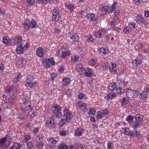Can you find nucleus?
Returning a JSON list of instances; mask_svg holds the SVG:
<instances>
[{"mask_svg":"<svg viewBox=\"0 0 149 149\" xmlns=\"http://www.w3.org/2000/svg\"><path fill=\"white\" fill-rule=\"evenodd\" d=\"M59 112L56 116L59 118H61L58 125L59 126L62 127L68 120L71 119L73 117V115L69 109L66 108L63 109V113L61 112V110Z\"/></svg>","mask_w":149,"mask_h":149,"instance_id":"1","label":"nucleus"},{"mask_svg":"<svg viewBox=\"0 0 149 149\" xmlns=\"http://www.w3.org/2000/svg\"><path fill=\"white\" fill-rule=\"evenodd\" d=\"M24 31H28L29 27L35 28L37 26V24L35 20L32 19L30 21L29 19H26L22 24Z\"/></svg>","mask_w":149,"mask_h":149,"instance_id":"2","label":"nucleus"},{"mask_svg":"<svg viewBox=\"0 0 149 149\" xmlns=\"http://www.w3.org/2000/svg\"><path fill=\"white\" fill-rule=\"evenodd\" d=\"M135 121L133 122L131 126L134 130H136L140 126H142L143 124V120L139 117V115H136L135 117Z\"/></svg>","mask_w":149,"mask_h":149,"instance_id":"3","label":"nucleus"},{"mask_svg":"<svg viewBox=\"0 0 149 149\" xmlns=\"http://www.w3.org/2000/svg\"><path fill=\"white\" fill-rule=\"evenodd\" d=\"M45 126L49 129H53L55 128L54 119L52 117H49L47 118L45 123Z\"/></svg>","mask_w":149,"mask_h":149,"instance_id":"4","label":"nucleus"},{"mask_svg":"<svg viewBox=\"0 0 149 149\" xmlns=\"http://www.w3.org/2000/svg\"><path fill=\"white\" fill-rule=\"evenodd\" d=\"M33 79L34 78L32 76H27L26 80V86L30 88L35 86L37 84L36 81H34Z\"/></svg>","mask_w":149,"mask_h":149,"instance_id":"5","label":"nucleus"},{"mask_svg":"<svg viewBox=\"0 0 149 149\" xmlns=\"http://www.w3.org/2000/svg\"><path fill=\"white\" fill-rule=\"evenodd\" d=\"M60 17L59 14V10L54 9L52 11V20L55 21H58Z\"/></svg>","mask_w":149,"mask_h":149,"instance_id":"6","label":"nucleus"},{"mask_svg":"<svg viewBox=\"0 0 149 149\" xmlns=\"http://www.w3.org/2000/svg\"><path fill=\"white\" fill-rule=\"evenodd\" d=\"M26 63V61L25 58L20 57L17 63V65L18 67H22L25 66Z\"/></svg>","mask_w":149,"mask_h":149,"instance_id":"7","label":"nucleus"},{"mask_svg":"<svg viewBox=\"0 0 149 149\" xmlns=\"http://www.w3.org/2000/svg\"><path fill=\"white\" fill-rule=\"evenodd\" d=\"M61 108L60 106L58 105H55L52 106L51 107V110L52 112L54 114L57 115L60 111Z\"/></svg>","mask_w":149,"mask_h":149,"instance_id":"8","label":"nucleus"},{"mask_svg":"<svg viewBox=\"0 0 149 149\" xmlns=\"http://www.w3.org/2000/svg\"><path fill=\"white\" fill-rule=\"evenodd\" d=\"M26 51V49L24 48L23 44L22 43H20L16 48L17 53L19 54L22 53Z\"/></svg>","mask_w":149,"mask_h":149,"instance_id":"9","label":"nucleus"},{"mask_svg":"<svg viewBox=\"0 0 149 149\" xmlns=\"http://www.w3.org/2000/svg\"><path fill=\"white\" fill-rule=\"evenodd\" d=\"M111 8L110 7L104 6L102 7L101 10V13H102V15H104L107 13H111L110 12Z\"/></svg>","mask_w":149,"mask_h":149,"instance_id":"10","label":"nucleus"},{"mask_svg":"<svg viewBox=\"0 0 149 149\" xmlns=\"http://www.w3.org/2000/svg\"><path fill=\"white\" fill-rule=\"evenodd\" d=\"M86 17L87 18V19L90 21H95L97 18L96 15L91 13H89L87 14Z\"/></svg>","mask_w":149,"mask_h":149,"instance_id":"11","label":"nucleus"},{"mask_svg":"<svg viewBox=\"0 0 149 149\" xmlns=\"http://www.w3.org/2000/svg\"><path fill=\"white\" fill-rule=\"evenodd\" d=\"M45 67L47 68L49 67L50 65H54L55 64V62L53 58H50L46 60L45 62Z\"/></svg>","mask_w":149,"mask_h":149,"instance_id":"12","label":"nucleus"},{"mask_svg":"<svg viewBox=\"0 0 149 149\" xmlns=\"http://www.w3.org/2000/svg\"><path fill=\"white\" fill-rule=\"evenodd\" d=\"M59 138L57 140H56L54 138H48L47 139V140L49 141V143L51 145V147L54 148L56 146V143L58 141Z\"/></svg>","mask_w":149,"mask_h":149,"instance_id":"13","label":"nucleus"},{"mask_svg":"<svg viewBox=\"0 0 149 149\" xmlns=\"http://www.w3.org/2000/svg\"><path fill=\"white\" fill-rule=\"evenodd\" d=\"M106 31L104 29H101L99 31L95 32L94 33L95 36L97 38H100L102 37V35L105 34Z\"/></svg>","mask_w":149,"mask_h":149,"instance_id":"14","label":"nucleus"},{"mask_svg":"<svg viewBox=\"0 0 149 149\" xmlns=\"http://www.w3.org/2000/svg\"><path fill=\"white\" fill-rule=\"evenodd\" d=\"M2 41L6 46H9L11 45V40L8 37L3 36L2 38Z\"/></svg>","mask_w":149,"mask_h":149,"instance_id":"15","label":"nucleus"},{"mask_svg":"<svg viewBox=\"0 0 149 149\" xmlns=\"http://www.w3.org/2000/svg\"><path fill=\"white\" fill-rule=\"evenodd\" d=\"M121 131L123 132L125 135L130 136L131 137L132 131H131L128 128L126 127L125 128H122L121 129Z\"/></svg>","mask_w":149,"mask_h":149,"instance_id":"16","label":"nucleus"},{"mask_svg":"<svg viewBox=\"0 0 149 149\" xmlns=\"http://www.w3.org/2000/svg\"><path fill=\"white\" fill-rule=\"evenodd\" d=\"M84 75L87 77H90L92 74V70L90 68H86L83 72Z\"/></svg>","mask_w":149,"mask_h":149,"instance_id":"17","label":"nucleus"},{"mask_svg":"<svg viewBox=\"0 0 149 149\" xmlns=\"http://www.w3.org/2000/svg\"><path fill=\"white\" fill-rule=\"evenodd\" d=\"M58 149H74L73 146L70 148L63 143H60L58 146Z\"/></svg>","mask_w":149,"mask_h":149,"instance_id":"18","label":"nucleus"},{"mask_svg":"<svg viewBox=\"0 0 149 149\" xmlns=\"http://www.w3.org/2000/svg\"><path fill=\"white\" fill-rule=\"evenodd\" d=\"M84 130L82 128L80 127L77 128L75 130L74 133V135L76 136H80L83 133Z\"/></svg>","mask_w":149,"mask_h":149,"instance_id":"19","label":"nucleus"},{"mask_svg":"<svg viewBox=\"0 0 149 149\" xmlns=\"http://www.w3.org/2000/svg\"><path fill=\"white\" fill-rule=\"evenodd\" d=\"M15 90V87L13 86H8L6 87V91L7 93H10L11 92L12 93L13 92H14Z\"/></svg>","mask_w":149,"mask_h":149,"instance_id":"20","label":"nucleus"},{"mask_svg":"<svg viewBox=\"0 0 149 149\" xmlns=\"http://www.w3.org/2000/svg\"><path fill=\"white\" fill-rule=\"evenodd\" d=\"M77 107H79L81 109L83 110H87L86 108V104L85 103H82L80 102L77 104Z\"/></svg>","mask_w":149,"mask_h":149,"instance_id":"21","label":"nucleus"},{"mask_svg":"<svg viewBox=\"0 0 149 149\" xmlns=\"http://www.w3.org/2000/svg\"><path fill=\"white\" fill-rule=\"evenodd\" d=\"M21 77L22 75L21 74L19 73H17L14 76V77L13 79V82L17 83L18 81L20 80Z\"/></svg>","mask_w":149,"mask_h":149,"instance_id":"22","label":"nucleus"},{"mask_svg":"<svg viewBox=\"0 0 149 149\" xmlns=\"http://www.w3.org/2000/svg\"><path fill=\"white\" fill-rule=\"evenodd\" d=\"M36 54L39 57H42L43 56V49L42 47H39L37 49Z\"/></svg>","mask_w":149,"mask_h":149,"instance_id":"23","label":"nucleus"},{"mask_svg":"<svg viewBox=\"0 0 149 149\" xmlns=\"http://www.w3.org/2000/svg\"><path fill=\"white\" fill-rule=\"evenodd\" d=\"M126 91V94L128 97L130 98L134 97L132 90L128 88L127 89Z\"/></svg>","mask_w":149,"mask_h":149,"instance_id":"24","label":"nucleus"},{"mask_svg":"<svg viewBox=\"0 0 149 149\" xmlns=\"http://www.w3.org/2000/svg\"><path fill=\"white\" fill-rule=\"evenodd\" d=\"M116 97L115 93H110L107 94V95L105 97V99L108 100L109 99H111Z\"/></svg>","mask_w":149,"mask_h":149,"instance_id":"25","label":"nucleus"},{"mask_svg":"<svg viewBox=\"0 0 149 149\" xmlns=\"http://www.w3.org/2000/svg\"><path fill=\"white\" fill-rule=\"evenodd\" d=\"M140 132L136 129L133 130L132 131V134L131 135V137H133L134 136L139 137L140 135Z\"/></svg>","mask_w":149,"mask_h":149,"instance_id":"26","label":"nucleus"},{"mask_svg":"<svg viewBox=\"0 0 149 149\" xmlns=\"http://www.w3.org/2000/svg\"><path fill=\"white\" fill-rule=\"evenodd\" d=\"M66 7L71 12H72L74 8V5L73 3H71L70 2H68L66 5Z\"/></svg>","mask_w":149,"mask_h":149,"instance_id":"27","label":"nucleus"},{"mask_svg":"<svg viewBox=\"0 0 149 149\" xmlns=\"http://www.w3.org/2000/svg\"><path fill=\"white\" fill-rule=\"evenodd\" d=\"M70 38L74 42H78L79 40V37L78 35L74 34L70 35Z\"/></svg>","mask_w":149,"mask_h":149,"instance_id":"28","label":"nucleus"},{"mask_svg":"<svg viewBox=\"0 0 149 149\" xmlns=\"http://www.w3.org/2000/svg\"><path fill=\"white\" fill-rule=\"evenodd\" d=\"M84 68L81 64H77L75 67V70L77 72H81L84 71Z\"/></svg>","mask_w":149,"mask_h":149,"instance_id":"29","label":"nucleus"},{"mask_svg":"<svg viewBox=\"0 0 149 149\" xmlns=\"http://www.w3.org/2000/svg\"><path fill=\"white\" fill-rule=\"evenodd\" d=\"M30 97V93L28 92H24L23 95L22 100H28Z\"/></svg>","mask_w":149,"mask_h":149,"instance_id":"30","label":"nucleus"},{"mask_svg":"<svg viewBox=\"0 0 149 149\" xmlns=\"http://www.w3.org/2000/svg\"><path fill=\"white\" fill-rule=\"evenodd\" d=\"M147 97L148 95L145 91H143L140 94L139 98L143 100H145Z\"/></svg>","mask_w":149,"mask_h":149,"instance_id":"31","label":"nucleus"},{"mask_svg":"<svg viewBox=\"0 0 149 149\" xmlns=\"http://www.w3.org/2000/svg\"><path fill=\"white\" fill-rule=\"evenodd\" d=\"M22 40V38L19 36H16L15 38L14 43L15 45H17L20 43Z\"/></svg>","mask_w":149,"mask_h":149,"instance_id":"32","label":"nucleus"},{"mask_svg":"<svg viewBox=\"0 0 149 149\" xmlns=\"http://www.w3.org/2000/svg\"><path fill=\"white\" fill-rule=\"evenodd\" d=\"M100 54L102 56H104L108 52L109 50H106V49L103 48H100L99 50Z\"/></svg>","mask_w":149,"mask_h":149,"instance_id":"33","label":"nucleus"},{"mask_svg":"<svg viewBox=\"0 0 149 149\" xmlns=\"http://www.w3.org/2000/svg\"><path fill=\"white\" fill-rule=\"evenodd\" d=\"M71 54L69 50L63 51L61 53V57L62 58H65L66 56L69 55Z\"/></svg>","mask_w":149,"mask_h":149,"instance_id":"34","label":"nucleus"},{"mask_svg":"<svg viewBox=\"0 0 149 149\" xmlns=\"http://www.w3.org/2000/svg\"><path fill=\"white\" fill-rule=\"evenodd\" d=\"M136 21L138 23H141L145 22L144 18L141 15H137L136 16Z\"/></svg>","mask_w":149,"mask_h":149,"instance_id":"35","label":"nucleus"},{"mask_svg":"<svg viewBox=\"0 0 149 149\" xmlns=\"http://www.w3.org/2000/svg\"><path fill=\"white\" fill-rule=\"evenodd\" d=\"M117 86V85L115 83H111L109 84V89L112 91H114L116 88Z\"/></svg>","mask_w":149,"mask_h":149,"instance_id":"36","label":"nucleus"},{"mask_svg":"<svg viewBox=\"0 0 149 149\" xmlns=\"http://www.w3.org/2000/svg\"><path fill=\"white\" fill-rule=\"evenodd\" d=\"M29 114L31 117H34L37 114V113L35 111L33 108L32 107L29 111Z\"/></svg>","mask_w":149,"mask_h":149,"instance_id":"37","label":"nucleus"},{"mask_svg":"<svg viewBox=\"0 0 149 149\" xmlns=\"http://www.w3.org/2000/svg\"><path fill=\"white\" fill-rule=\"evenodd\" d=\"M21 146L22 145L18 143H15L12 145L11 149H19Z\"/></svg>","mask_w":149,"mask_h":149,"instance_id":"38","label":"nucleus"},{"mask_svg":"<svg viewBox=\"0 0 149 149\" xmlns=\"http://www.w3.org/2000/svg\"><path fill=\"white\" fill-rule=\"evenodd\" d=\"M44 146V144L42 141L38 142L36 145V147L37 149H42Z\"/></svg>","mask_w":149,"mask_h":149,"instance_id":"39","label":"nucleus"},{"mask_svg":"<svg viewBox=\"0 0 149 149\" xmlns=\"http://www.w3.org/2000/svg\"><path fill=\"white\" fill-rule=\"evenodd\" d=\"M15 100V97L12 95V96L9 98L8 102L11 104H14Z\"/></svg>","mask_w":149,"mask_h":149,"instance_id":"40","label":"nucleus"},{"mask_svg":"<svg viewBox=\"0 0 149 149\" xmlns=\"http://www.w3.org/2000/svg\"><path fill=\"white\" fill-rule=\"evenodd\" d=\"M86 40L88 42H93V41L94 40L93 37H92L91 35L89 34H88L85 37Z\"/></svg>","mask_w":149,"mask_h":149,"instance_id":"41","label":"nucleus"},{"mask_svg":"<svg viewBox=\"0 0 149 149\" xmlns=\"http://www.w3.org/2000/svg\"><path fill=\"white\" fill-rule=\"evenodd\" d=\"M77 97L78 99L80 100L82 99H86L88 98L86 95L84 93H81L78 94L77 95Z\"/></svg>","mask_w":149,"mask_h":149,"instance_id":"42","label":"nucleus"},{"mask_svg":"<svg viewBox=\"0 0 149 149\" xmlns=\"http://www.w3.org/2000/svg\"><path fill=\"white\" fill-rule=\"evenodd\" d=\"M117 93L119 95L122 94L124 92V89L122 87H118L116 90Z\"/></svg>","mask_w":149,"mask_h":149,"instance_id":"43","label":"nucleus"},{"mask_svg":"<svg viewBox=\"0 0 149 149\" xmlns=\"http://www.w3.org/2000/svg\"><path fill=\"white\" fill-rule=\"evenodd\" d=\"M7 140V139L6 137H4L0 139V145L3 146H6L5 143Z\"/></svg>","mask_w":149,"mask_h":149,"instance_id":"44","label":"nucleus"},{"mask_svg":"<svg viewBox=\"0 0 149 149\" xmlns=\"http://www.w3.org/2000/svg\"><path fill=\"white\" fill-rule=\"evenodd\" d=\"M63 84L65 85H67L70 82V79L68 77L63 78Z\"/></svg>","mask_w":149,"mask_h":149,"instance_id":"45","label":"nucleus"},{"mask_svg":"<svg viewBox=\"0 0 149 149\" xmlns=\"http://www.w3.org/2000/svg\"><path fill=\"white\" fill-rule=\"evenodd\" d=\"M31 104L30 102L29 101H27L25 102L22 104L21 105V107H24L31 106Z\"/></svg>","mask_w":149,"mask_h":149,"instance_id":"46","label":"nucleus"},{"mask_svg":"<svg viewBox=\"0 0 149 149\" xmlns=\"http://www.w3.org/2000/svg\"><path fill=\"white\" fill-rule=\"evenodd\" d=\"M121 105L123 106H125L128 103V101L126 99L125 97L123 98L121 101Z\"/></svg>","mask_w":149,"mask_h":149,"instance_id":"47","label":"nucleus"},{"mask_svg":"<svg viewBox=\"0 0 149 149\" xmlns=\"http://www.w3.org/2000/svg\"><path fill=\"white\" fill-rule=\"evenodd\" d=\"M134 116L132 115H130L126 119V120L129 123L133 122V120Z\"/></svg>","mask_w":149,"mask_h":149,"instance_id":"48","label":"nucleus"},{"mask_svg":"<svg viewBox=\"0 0 149 149\" xmlns=\"http://www.w3.org/2000/svg\"><path fill=\"white\" fill-rule=\"evenodd\" d=\"M79 58V56H72L71 61L73 62H77L78 61Z\"/></svg>","mask_w":149,"mask_h":149,"instance_id":"49","label":"nucleus"},{"mask_svg":"<svg viewBox=\"0 0 149 149\" xmlns=\"http://www.w3.org/2000/svg\"><path fill=\"white\" fill-rule=\"evenodd\" d=\"M117 3L116 2H115L113 3L111 6V13H112L115 10H116V5Z\"/></svg>","mask_w":149,"mask_h":149,"instance_id":"50","label":"nucleus"},{"mask_svg":"<svg viewBox=\"0 0 149 149\" xmlns=\"http://www.w3.org/2000/svg\"><path fill=\"white\" fill-rule=\"evenodd\" d=\"M103 116L102 114V113L100 111H98L97 112L96 115V118L97 119L102 118Z\"/></svg>","mask_w":149,"mask_h":149,"instance_id":"51","label":"nucleus"},{"mask_svg":"<svg viewBox=\"0 0 149 149\" xmlns=\"http://www.w3.org/2000/svg\"><path fill=\"white\" fill-rule=\"evenodd\" d=\"M100 111L101 112L102 114V115L103 116L108 115L109 113V111L107 110H102Z\"/></svg>","mask_w":149,"mask_h":149,"instance_id":"52","label":"nucleus"},{"mask_svg":"<svg viewBox=\"0 0 149 149\" xmlns=\"http://www.w3.org/2000/svg\"><path fill=\"white\" fill-rule=\"evenodd\" d=\"M31 106L29 107H21L22 110L24 112H26L27 111H28L29 109H31Z\"/></svg>","mask_w":149,"mask_h":149,"instance_id":"53","label":"nucleus"},{"mask_svg":"<svg viewBox=\"0 0 149 149\" xmlns=\"http://www.w3.org/2000/svg\"><path fill=\"white\" fill-rule=\"evenodd\" d=\"M96 63V61L95 60L92 59L88 61L89 64L91 66H94Z\"/></svg>","mask_w":149,"mask_h":149,"instance_id":"54","label":"nucleus"},{"mask_svg":"<svg viewBox=\"0 0 149 149\" xmlns=\"http://www.w3.org/2000/svg\"><path fill=\"white\" fill-rule=\"evenodd\" d=\"M123 31L124 33L127 34L130 33L132 30L130 29L129 28L126 27L125 28L123 29Z\"/></svg>","mask_w":149,"mask_h":149,"instance_id":"55","label":"nucleus"},{"mask_svg":"<svg viewBox=\"0 0 149 149\" xmlns=\"http://www.w3.org/2000/svg\"><path fill=\"white\" fill-rule=\"evenodd\" d=\"M113 147V145L112 142H109L107 143V148H112Z\"/></svg>","mask_w":149,"mask_h":149,"instance_id":"56","label":"nucleus"},{"mask_svg":"<svg viewBox=\"0 0 149 149\" xmlns=\"http://www.w3.org/2000/svg\"><path fill=\"white\" fill-rule=\"evenodd\" d=\"M133 91V95H134V97L137 96L139 93V91L138 90H132Z\"/></svg>","mask_w":149,"mask_h":149,"instance_id":"57","label":"nucleus"},{"mask_svg":"<svg viewBox=\"0 0 149 149\" xmlns=\"http://www.w3.org/2000/svg\"><path fill=\"white\" fill-rule=\"evenodd\" d=\"M135 25V23L134 22L130 23L129 24V27L130 29L131 30H132L134 28Z\"/></svg>","mask_w":149,"mask_h":149,"instance_id":"58","label":"nucleus"},{"mask_svg":"<svg viewBox=\"0 0 149 149\" xmlns=\"http://www.w3.org/2000/svg\"><path fill=\"white\" fill-rule=\"evenodd\" d=\"M37 1L38 3H42L45 4L49 2V0H37Z\"/></svg>","mask_w":149,"mask_h":149,"instance_id":"59","label":"nucleus"},{"mask_svg":"<svg viewBox=\"0 0 149 149\" xmlns=\"http://www.w3.org/2000/svg\"><path fill=\"white\" fill-rule=\"evenodd\" d=\"M116 65L115 64H112L111 66H110L109 67V70L111 72L113 71V70L114 71L115 70L116 68L115 67V66Z\"/></svg>","mask_w":149,"mask_h":149,"instance_id":"60","label":"nucleus"},{"mask_svg":"<svg viewBox=\"0 0 149 149\" xmlns=\"http://www.w3.org/2000/svg\"><path fill=\"white\" fill-rule=\"evenodd\" d=\"M43 139L42 136H37L36 138V140L37 142L39 141H41Z\"/></svg>","mask_w":149,"mask_h":149,"instance_id":"61","label":"nucleus"},{"mask_svg":"<svg viewBox=\"0 0 149 149\" xmlns=\"http://www.w3.org/2000/svg\"><path fill=\"white\" fill-rule=\"evenodd\" d=\"M71 93L72 91L71 89H68L66 91L65 94L69 97H70L71 95Z\"/></svg>","mask_w":149,"mask_h":149,"instance_id":"62","label":"nucleus"},{"mask_svg":"<svg viewBox=\"0 0 149 149\" xmlns=\"http://www.w3.org/2000/svg\"><path fill=\"white\" fill-rule=\"evenodd\" d=\"M27 3L30 5H32L35 3L34 0H26Z\"/></svg>","mask_w":149,"mask_h":149,"instance_id":"63","label":"nucleus"},{"mask_svg":"<svg viewBox=\"0 0 149 149\" xmlns=\"http://www.w3.org/2000/svg\"><path fill=\"white\" fill-rule=\"evenodd\" d=\"M30 139V136L28 135H26L24 136V140L26 141H27Z\"/></svg>","mask_w":149,"mask_h":149,"instance_id":"64","label":"nucleus"}]
</instances>
